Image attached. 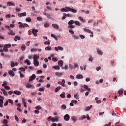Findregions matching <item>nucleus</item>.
<instances>
[{"mask_svg":"<svg viewBox=\"0 0 126 126\" xmlns=\"http://www.w3.org/2000/svg\"><path fill=\"white\" fill-rule=\"evenodd\" d=\"M26 21H27V22H31L32 20L30 19V18H27L26 19Z\"/></svg>","mask_w":126,"mask_h":126,"instance_id":"09e8293b","label":"nucleus"},{"mask_svg":"<svg viewBox=\"0 0 126 126\" xmlns=\"http://www.w3.org/2000/svg\"><path fill=\"white\" fill-rule=\"evenodd\" d=\"M7 6H10L12 5L13 6H15V4L10 1H8L7 2Z\"/></svg>","mask_w":126,"mask_h":126,"instance_id":"4468645a","label":"nucleus"},{"mask_svg":"<svg viewBox=\"0 0 126 126\" xmlns=\"http://www.w3.org/2000/svg\"><path fill=\"white\" fill-rule=\"evenodd\" d=\"M3 100L1 99H0V108H2L3 107Z\"/></svg>","mask_w":126,"mask_h":126,"instance_id":"c85d7f7f","label":"nucleus"},{"mask_svg":"<svg viewBox=\"0 0 126 126\" xmlns=\"http://www.w3.org/2000/svg\"><path fill=\"white\" fill-rule=\"evenodd\" d=\"M45 51H51L52 50V48L51 47H46L45 48Z\"/></svg>","mask_w":126,"mask_h":126,"instance_id":"37998d69","label":"nucleus"},{"mask_svg":"<svg viewBox=\"0 0 126 126\" xmlns=\"http://www.w3.org/2000/svg\"><path fill=\"white\" fill-rule=\"evenodd\" d=\"M53 120V118H52V117L50 116L48 118H47V120L49 121V122H51V120L52 121Z\"/></svg>","mask_w":126,"mask_h":126,"instance_id":"69168bd1","label":"nucleus"},{"mask_svg":"<svg viewBox=\"0 0 126 126\" xmlns=\"http://www.w3.org/2000/svg\"><path fill=\"white\" fill-rule=\"evenodd\" d=\"M18 24L19 25V28H20V29L25 28V26H24V24H23L22 22H19Z\"/></svg>","mask_w":126,"mask_h":126,"instance_id":"1a4fd4ad","label":"nucleus"},{"mask_svg":"<svg viewBox=\"0 0 126 126\" xmlns=\"http://www.w3.org/2000/svg\"><path fill=\"white\" fill-rule=\"evenodd\" d=\"M1 91L3 92V95H4V96H7V93H6V91H5L4 89H1Z\"/></svg>","mask_w":126,"mask_h":126,"instance_id":"a878e982","label":"nucleus"},{"mask_svg":"<svg viewBox=\"0 0 126 126\" xmlns=\"http://www.w3.org/2000/svg\"><path fill=\"white\" fill-rule=\"evenodd\" d=\"M33 63L35 66H39V62H38L37 60L35 61H33Z\"/></svg>","mask_w":126,"mask_h":126,"instance_id":"b1692460","label":"nucleus"},{"mask_svg":"<svg viewBox=\"0 0 126 126\" xmlns=\"http://www.w3.org/2000/svg\"><path fill=\"white\" fill-rule=\"evenodd\" d=\"M8 102H9V103H10V104H11V105L13 104V100H11V99H9L8 100Z\"/></svg>","mask_w":126,"mask_h":126,"instance_id":"6e6d98bb","label":"nucleus"},{"mask_svg":"<svg viewBox=\"0 0 126 126\" xmlns=\"http://www.w3.org/2000/svg\"><path fill=\"white\" fill-rule=\"evenodd\" d=\"M65 80L64 79L62 80V81L61 82V85L63 87H65Z\"/></svg>","mask_w":126,"mask_h":126,"instance_id":"6ab92c4d","label":"nucleus"},{"mask_svg":"<svg viewBox=\"0 0 126 126\" xmlns=\"http://www.w3.org/2000/svg\"><path fill=\"white\" fill-rule=\"evenodd\" d=\"M35 109L36 110H41L42 109V107H41L40 105H38L35 107Z\"/></svg>","mask_w":126,"mask_h":126,"instance_id":"a19ab883","label":"nucleus"},{"mask_svg":"<svg viewBox=\"0 0 126 126\" xmlns=\"http://www.w3.org/2000/svg\"><path fill=\"white\" fill-rule=\"evenodd\" d=\"M92 108V105H91L90 106H88L85 110L86 111V112H88V111H90Z\"/></svg>","mask_w":126,"mask_h":126,"instance_id":"c756f323","label":"nucleus"},{"mask_svg":"<svg viewBox=\"0 0 126 126\" xmlns=\"http://www.w3.org/2000/svg\"><path fill=\"white\" fill-rule=\"evenodd\" d=\"M52 26L54 28H55V29H59V25H58L57 24H52Z\"/></svg>","mask_w":126,"mask_h":126,"instance_id":"5701e85b","label":"nucleus"},{"mask_svg":"<svg viewBox=\"0 0 126 126\" xmlns=\"http://www.w3.org/2000/svg\"><path fill=\"white\" fill-rule=\"evenodd\" d=\"M65 93L64 92H63V94H60V97H61V98H65Z\"/></svg>","mask_w":126,"mask_h":126,"instance_id":"f704fd0d","label":"nucleus"},{"mask_svg":"<svg viewBox=\"0 0 126 126\" xmlns=\"http://www.w3.org/2000/svg\"><path fill=\"white\" fill-rule=\"evenodd\" d=\"M18 15L19 17H22V16H26V12L18 13Z\"/></svg>","mask_w":126,"mask_h":126,"instance_id":"9b49d317","label":"nucleus"},{"mask_svg":"<svg viewBox=\"0 0 126 126\" xmlns=\"http://www.w3.org/2000/svg\"><path fill=\"white\" fill-rule=\"evenodd\" d=\"M75 27V26L72 25L68 26V28H70V29H73Z\"/></svg>","mask_w":126,"mask_h":126,"instance_id":"79ce46f5","label":"nucleus"},{"mask_svg":"<svg viewBox=\"0 0 126 126\" xmlns=\"http://www.w3.org/2000/svg\"><path fill=\"white\" fill-rule=\"evenodd\" d=\"M59 122V118L56 117V118H52V122Z\"/></svg>","mask_w":126,"mask_h":126,"instance_id":"2f4dec72","label":"nucleus"},{"mask_svg":"<svg viewBox=\"0 0 126 126\" xmlns=\"http://www.w3.org/2000/svg\"><path fill=\"white\" fill-rule=\"evenodd\" d=\"M55 50L56 51V52H58L59 50L60 51H63V48L61 46H58V47H55Z\"/></svg>","mask_w":126,"mask_h":126,"instance_id":"0eeeda50","label":"nucleus"},{"mask_svg":"<svg viewBox=\"0 0 126 126\" xmlns=\"http://www.w3.org/2000/svg\"><path fill=\"white\" fill-rule=\"evenodd\" d=\"M3 50L4 52H5V53H7V52H8V49L6 47H4V46L3 47Z\"/></svg>","mask_w":126,"mask_h":126,"instance_id":"5fc2aeb1","label":"nucleus"},{"mask_svg":"<svg viewBox=\"0 0 126 126\" xmlns=\"http://www.w3.org/2000/svg\"><path fill=\"white\" fill-rule=\"evenodd\" d=\"M58 64L60 65V66H63V60H60L58 62Z\"/></svg>","mask_w":126,"mask_h":126,"instance_id":"412c9836","label":"nucleus"},{"mask_svg":"<svg viewBox=\"0 0 126 126\" xmlns=\"http://www.w3.org/2000/svg\"><path fill=\"white\" fill-rule=\"evenodd\" d=\"M32 35L34 36V37H37V33H38V30H35V29H33L32 30Z\"/></svg>","mask_w":126,"mask_h":126,"instance_id":"f257e3e1","label":"nucleus"},{"mask_svg":"<svg viewBox=\"0 0 126 126\" xmlns=\"http://www.w3.org/2000/svg\"><path fill=\"white\" fill-rule=\"evenodd\" d=\"M36 73L37 74H40L41 73H43V71L41 70H38L37 71H36Z\"/></svg>","mask_w":126,"mask_h":126,"instance_id":"603ef678","label":"nucleus"},{"mask_svg":"<svg viewBox=\"0 0 126 126\" xmlns=\"http://www.w3.org/2000/svg\"><path fill=\"white\" fill-rule=\"evenodd\" d=\"M69 32L70 33V34H72V35L74 34V32H73L72 30H69Z\"/></svg>","mask_w":126,"mask_h":126,"instance_id":"e2e57ef3","label":"nucleus"},{"mask_svg":"<svg viewBox=\"0 0 126 126\" xmlns=\"http://www.w3.org/2000/svg\"><path fill=\"white\" fill-rule=\"evenodd\" d=\"M86 116H85V115H82L80 118H79V120L80 121H82L83 120H84L85 119H86Z\"/></svg>","mask_w":126,"mask_h":126,"instance_id":"473e14b6","label":"nucleus"},{"mask_svg":"<svg viewBox=\"0 0 126 126\" xmlns=\"http://www.w3.org/2000/svg\"><path fill=\"white\" fill-rule=\"evenodd\" d=\"M84 30L85 32H87V33H89L90 34H93V32H92L91 30L89 29L84 28Z\"/></svg>","mask_w":126,"mask_h":126,"instance_id":"9d476101","label":"nucleus"},{"mask_svg":"<svg viewBox=\"0 0 126 126\" xmlns=\"http://www.w3.org/2000/svg\"><path fill=\"white\" fill-rule=\"evenodd\" d=\"M22 51L23 52L26 50V47H25V45H22L21 47Z\"/></svg>","mask_w":126,"mask_h":126,"instance_id":"c03bdc74","label":"nucleus"},{"mask_svg":"<svg viewBox=\"0 0 126 126\" xmlns=\"http://www.w3.org/2000/svg\"><path fill=\"white\" fill-rule=\"evenodd\" d=\"M74 98H75V99H76L77 100L78 99H79V96H78V94H75L74 95Z\"/></svg>","mask_w":126,"mask_h":126,"instance_id":"a18cd8bd","label":"nucleus"},{"mask_svg":"<svg viewBox=\"0 0 126 126\" xmlns=\"http://www.w3.org/2000/svg\"><path fill=\"white\" fill-rule=\"evenodd\" d=\"M32 87H33V86L32 85H30L29 83H27L26 85L27 88H31Z\"/></svg>","mask_w":126,"mask_h":126,"instance_id":"c9c22d12","label":"nucleus"},{"mask_svg":"<svg viewBox=\"0 0 126 126\" xmlns=\"http://www.w3.org/2000/svg\"><path fill=\"white\" fill-rule=\"evenodd\" d=\"M4 47L6 49H8V48H10L11 47V44L10 43L5 44Z\"/></svg>","mask_w":126,"mask_h":126,"instance_id":"4be33fe9","label":"nucleus"},{"mask_svg":"<svg viewBox=\"0 0 126 126\" xmlns=\"http://www.w3.org/2000/svg\"><path fill=\"white\" fill-rule=\"evenodd\" d=\"M51 37H52V38H54L56 40V41H58V37L56 36V35H55V34L51 33Z\"/></svg>","mask_w":126,"mask_h":126,"instance_id":"bb28decb","label":"nucleus"},{"mask_svg":"<svg viewBox=\"0 0 126 126\" xmlns=\"http://www.w3.org/2000/svg\"><path fill=\"white\" fill-rule=\"evenodd\" d=\"M74 23H75V25H77L78 26H80V25H81L80 22H79V21H75L74 22Z\"/></svg>","mask_w":126,"mask_h":126,"instance_id":"e433bc0d","label":"nucleus"},{"mask_svg":"<svg viewBox=\"0 0 126 126\" xmlns=\"http://www.w3.org/2000/svg\"><path fill=\"white\" fill-rule=\"evenodd\" d=\"M61 109H62V110H65L66 109V105L64 104L62 105L61 106Z\"/></svg>","mask_w":126,"mask_h":126,"instance_id":"58836bf2","label":"nucleus"},{"mask_svg":"<svg viewBox=\"0 0 126 126\" xmlns=\"http://www.w3.org/2000/svg\"><path fill=\"white\" fill-rule=\"evenodd\" d=\"M76 78H77V79H82L83 78V75L80 74H78L76 76Z\"/></svg>","mask_w":126,"mask_h":126,"instance_id":"423d86ee","label":"nucleus"},{"mask_svg":"<svg viewBox=\"0 0 126 126\" xmlns=\"http://www.w3.org/2000/svg\"><path fill=\"white\" fill-rule=\"evenodd\" d=\"M6 82H4L2 84V87H5V86H6Z\"/></svg>","mask_w":126,"mask_h":126,"instance_id":"338daca9","label":"nucleus"},{"mask_svg":"<svg viewBox=\"0 0 126 126\" xmlns=\"http://www.w3.org/2000/svg\"><path fill=\"white\" fill-rule=\"evenodd\" d=\"M96 51L98 55H99V56H103V52H102V50L97 48Z\"/></svg>","mask_w":126,"mask_h":126,"instance_id":"6e6552de","label":"nucleus"},{"mask_svg":"<svg viewBox=\"0 0 126 126\" xmlns=\"http://www.w3.org/2000/svg\"><path fill=\"white\" fill-rule=\"evenodd\" d=\"M61 89H62V87L59 86V87H57L55 89V93H57V92H59V91H60V90H61Z\"/></svg>","mask_w":126,"mask_h":126,"instance_id":"dca6fc26","label":"nucleus"},{"mask_svg":"<svg viewBox=\"0 0 126 126\" xmlns=\"http://www.w3.org/2000/svg\"><path fill=\"white\" fill-rule=\"evenodd\" d=\"M79 37L81 38V39H85V36L82 34H80Z\"/></svg>","mask_w":126,"mask_h":126,"instance_id":"052dcab7","label":"nucleus"},{"mask_svg":"<svg viewBox=\"0 0 126 126\" xmlns=\"http://www.w3.org/2000/svg\"><path fill=\"white\" fill-rule=\"evenodd\" d=\"M71 119L73 121V122H74V123H75L76 122V121H77V119L76 118V117H75L74 116H72L71 117Z\"/></svg>","mask_w":126,"mask_h":126,"instance_id":"393cba45","label":"nucleus"},{"mask_svg":"<svg viewBox=\"0 0 126 126\" xmlns=\"http://www.w3.org/2000/svg\"><path fill=\"white\" fill-rule=\"evenodd\" d=\"M7 123H8L7 120H6V119L3 120V124L4 125H5V126H6V125H7Z\"/></svg>","mask_w":126,"mask_h":126,"instance_id":"8fccbe9b","label":"nucleus"},{"mask_svg":"<svg viewBox=\"0 0 126 126\" xmlns=\"http://www.w3.org/2000/svg\"><path fill=\"white\" fill-rule=\"evenodd\" d=\"M66 7H65V8H61V11H62V12H67V11H68V10L66 8Z\"/></svg>","mask_w":126,"mask_h":126,"instance_id":"f8f14e48","label":"nucleus"},{"mask_svg":"<svg viewBox=\"0 0 126 126\" xmlns=\"http://www.w3.org/2000/svg\"><path fill=\"white\" fill-rule=\"evenodd\" d=\"M70 119V117L69 116V115L68 114H66L64 116V120L66 122H68Z\"/></svg>","mask_w":126,"mask_h":126,"instance_id":"f03ea898","label":"nucleus"},{"mask_svg":"<svg viewBox=\"0 0 126 126\" xmlns=\"http://www.w3.org/2000/svg\"><path fill=\"white\" fill-rule=\"evenodd\" d=\"M118 93L119 95H123V93H124V90H120L118 91Z\"/></svg>","mask_w":126,"mask_h":126,"instance_id":"ea45409f","label":"nucleus"},{"mask_svg":"<svg viewBox=\"0 0 126 126\" xmlns=\"http://www.w3.org/2000/svg\"><path fill=\"white\" fill-rule=\"evenodd\" d=\"M25 63H27L28 65H30V64H31V62L30 61H29V60L28 59H27L25 61Z\"/></svg>","mask_w":126,"mask_h":126,"instance_id":"7c9ffc66","label":"nucleus"},{"mask_svg":"<svg viewBox=\"0 0 126 126\" xmlns=\"http://www.w3.org/2000/svg\"><path fill=\"white\" fill-rule=\"evenodd\" d=\"M9 30V31L7 32L8 35H12V36H14L15 35V33L13 32V31H12L11 29Z\"/></svg>","mask_w":126,"mask_h":126,"instance_id":"39448f33","label":"nucleus"},{"mask_svg":"<svg viewBox=\"0 0 126 126\" xmlns=\"http://www.w3.org/2000/svg\"><path fill=\"white\" fill-rule=\"evenodd\" d=\"M4 87L6 90H10V87H9L8 86H6Z\"/></svg>","mask_w":126,"mask_h":126,"instance_id":"864d4df0","label":"nucleus"},{"mask_svg":"<svg viewBox=\"0 0 126 126\" xmlns=\"http://www.w3.org/2000/svg\"><path fill=\"white\" fill-rule=\"evenodd\" d=\"M51 44L50 42L45 41L44 42V45H48L49 46Z\"/></svg>","mask_w":126,"mask_h":126,"instance_id":"680f3d73","label":"nucleus"},{"mask_svg":"<svg viewBox=\"0 0 126 126\" xmlns=\"http://www.w3.org/2000/svg\"><path fill=\"white\" fill-rule=\"evenodd\" d=\"M72 37H73V38H74V39H76V40L79 39V36H78L73 35Z\"/></svg>","mask_w":126,"mask_h":126,"instance_id":"de8ad7c7","label":"nucleus"},{"mask_svg":"<svg viewBox=\"0 0 126 126\" xmlns=\"http://www.w3.org/2000/svg\"><path fill=\"white\" fill-rule=\"evenodd\" d=\"M66 9L68 10V11H71L73 13H76V10L74 9H72L70 7H66Z\"/></svg>","mask_w":126,"mask_h":126,"instance_id":"20e7f679","label":"nucleus"},{"mask_svg":"<svg viewBox=\"0 0 126 126\" xmlns=\"http://www.w3.org/2000/svg\"><path fill=\"white\" fill-rule=\"evenodd\" d=\"M78 19H79L80 21H82V22H85V21L81 16L78 17Z\"/></svg>","mask_w":126,"mask_h":126,"instance_id":"4c0bfd02","label":"nucleus"},{"mask_svg":"<svg viewBox=\"0 0 126 126\" xmlns=\"http://www.w3.org/2000/svg\"><path fill=\"white\" fill-rule=\"evenodd\" d=\"M44 27H45V28H47V27H49V26H50V24L48 23H46L44 24Z\"/></svg>","mask_w":126,"mask_h":126,"instance_id":"3c124183","label":"nucleus"},{"mask_svg":"<svg viewBox=\"0 0 126 126\" xmlns=\"http://www.w3.org/2000/svg\"><path fill=\"white\" fill-rule=\"evenodd\" d=\"M15 10H16V11L17 12H19V11H20V9L19 8L16 7V8H15Z\"/></svg>","mask_w":126,"mask_h":126,"instance_id":"774afa93","label":"nucleus"},{"mask_svg":"<svg viewBox=\"0 0 126 126\" xmlns=\"http://www.w3.org/2000/svg\"><path fill=\"white\" fill-rule=\"evenodd\" d=\"M52 61H53V62H58V58H57L56 57H53L52 58Z\"/></svg>","mask_w":126,"mask_h":126,"instance_id":"13d9d810","label":"nucleus"},{"mask_svg":"<svg viewBox=\"0 0 126 126\" xmlns=\"http://www.w3.org/2000/svg\"><path fill=\"white\" fill-rule=\"evenodd\" d=\"M63 15H65V16H66V17H70V14H66V13H63Z\"/></svg>","mask_w":126,"mask_h":126,"instance_id":"bf43d9fd","label":"nucleus"},{"mask_svg":"<svg viewBox=\"0 0 126 126\" xmlns=\"http://www.w3.org/2000/svg\"><path fill=\"white\" fill-rule=\"evenodd\" d=\"M39 56L34 55L33 56V62L37 61V60H39Z\"/></svg>","mask_w":126,"mask_h":126,"instance_id":"aec40b11","label":"nucleus"},{"mask_svg":"<svg viewBox=\"0 0 126 126\" xmlns=\"http://www.w3.org/2000/svg\"><path fill=\"white\" fill-rule=\"evenodd\" d=\"M14 94H15V95H21V92L20 91H14L13 92Z\"/></svg>","mask_w":126,"mask_h":126,"instance_id":"ddd939ff","label":"nucleus"},{"mask_svg":"<svg viewBox=\"0 0 126 126\" xmlns=\"http://www.w3.org/2000/svg\"><path fill=\"white\" fill-rule=\"evenodd\" d=\"M36 78V75L35 74H32L29 80V82H31L32 80H34Z\"/></svg>","mask_w":126,"mask_h":126,"instance_id":"7ed1b4c3","label":"nucleus"},{"mask_svg":"<svg viewBox=\"0 0 126 126\" xmlns=\"http://www.w3.org/2000/svg\"><path fill=\"white\" fill-rule=\"evenodd\" d=\"M53 68H54V69H56V70H60V66L57 65V66H53Z\"/></svg>","mask_w":126,"mask_h":126,"instance_id":"cd10ccee","label":"nucleus"},{"mask_svg":"<svg viewBox=\"0 0 126 126\" xmlns=\"http://www.w3.org/2000/svg\"><path fill=\"white\" fill-rule=\"evenodd\" d=\"M19 70H20V71H25V68H23V67H21L19 68Z\"/></svg>","mask_w":126,"mask_h":126,"instance_id":"4d7b16f0","label":"nucleus"},{"mask_svg":"<svg viewBox=\"0 0 126 126\" xmlns=\"http://www.w3.org/2000/svg\"><path fill=\"white\" fill-rule=\"evenodd\" d=\"M83 87L85 88V89H87L88 92H90V91H91V89L88 88V86H87V85H84Z\"/></svg>","mask_w":126,"mask_h":126,"instance_id":"2eb2a0df","label":"nucleus"},{"mask_svg":"<svg viewBox=\"0 0 126 126\" xmlns=\"http://www.w3.org/2000/svg\"><path fill=\"white\" fill-rule=\"evenodd\" d=\"M74 23V21L71 20L68 22V24L69 25H72V24H73Z\"/></svg>","mask_w":126,"mask_h":126,"instance_id":"72a5a7b5","label":"nucleus"},{"mask_svg":"<svg viewBox=\"0 0 126 126\" xmlns=\"http://www.w3.org/2000/svg\"><path fill=\"white\" fill-rule=\"evenodd\" d=\"M63 73H60V72H56L55 73V75H56V76H60V75H62Z\"/></svg>","mask_w":126,"mask_h":126,"instance_id":"49530a36","label":"nucleus"},{"mask_svg":"<svg viewBox=\"0 0 126 126\" xmlns=\"http://www.w3.org/2000/svg\"><path fill=\"white\" fill-rule=\"evenodd\" d=\"M17 39L18 40V41H20V40H21V38L20 37V36H15V38H14L15 42H16V41H17Z\"/></svg>","mask_w":126,"mask_h":126,"instance_id":"a211bd4d","label":"nucleus"},{"mask_svg":"<svg viewBox=\"0 0 126 126\" xmlns=\"http://www.w3.org/2000/svg\"><path fill=\"white\" fill-rule=\"evenodd\" d=\"M8 74L11 75V76H14L15 75V74H14V72L12 70H10L8 71Z\"/></svg>","mask_w":126,"mask_h":126,"instance_id":"f3484780","label":"nucleus"},{"mask_svg":"<svg viewBox=\"0 0 126 126\" xmlns=\"http://www.w3.org/2000/svg\"><path fill=\"white\" fill-rule=\"evenodd\" d=\"M38 91H40V92H44V88H39Z\"/></svg>","mask_w":126,"mask_h":126,"instance_id":"0e129e2a","label":"nucleus"}]
</instances>
